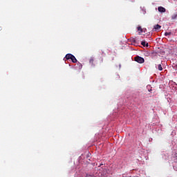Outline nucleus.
Instances as JSON below:
<instances>
[{
	"instance_id": "6",
	"label": "nucleus",
	"mask_w": 177,
	"mask_h": 177,
	"mask_svg": "<svg viewBox=\"0 0 177 177\" xmlns=\"http://www.w3.org/2000/svg\"><path fill=\"white\" fill-rule=\"evenodd\" d=\"M71 61H72L73 63H77V59L75 57L70 58Z\"/></svg>"
},
{
	"instance_id": "12",
	"label": "nucleus",
	"mask_w": 177,
	"mask_h": 177,
	"mask_svg": "<svg viewBox=\"0 0 177 177\" xmlns=\"http://www.w3.org/2000/svg\"><path fill=\"white\" fill-rule=\"evenodd\" d=\"M147 43L145 42V41H142L141 42V45L143 46H145V45L147 44Z\"/></svg>"
},
{
	"instance_id": "1",
	"label": "nucleus",
	"mask_w": 177,
	"mask_h": 177,
	"mask_svg": "<svg viewBox=\"0 0 177 177\" xmlns=\"http://www.w3.org/2000/svg\"><path fill=\"white\" fill-rule=\"evenodd\" d=\"M134 59H135V62H137V63H139V64L145 63V59L139 55L136 56Z\"/></svg>"
},
{
	"instance_id": "10",
	"label": "nucleus",
	"mask_w": 177,
	"mask_h": 177,
	"mask_svg": "<svg viewBox=\"0 0 177 177\" xmlns=\"http://www.w3.org/2000/svg\"><path fill=\"white\" fill-rule=\"evenodd\" d=\"M78 68H79V70L82 68V64L80 62H78Z\"/></svg>"
},
{
	"instance_id": "13",
	"label": "nucleus",
	"mask_w": 177,
	"mask_h": 177,
	"mask_svg": "<svg viewBox=\"0 0 177 177\" xmlns=\"http://www.w3.org/2000/svg\"><path fill=\"white\" fill-rule=\"evenodd\" d=\"M143 46L149 47V43H147V44H145V46Z\"/></svg>"
},
{
	"instance_id": "3",
	"label": "nucleus",
	"mask_w": 177,
	"mask_h": 177,
	"mask_svg": "<svg viewBox=\"0 0 177 177\" xmlns=\"http://www.w3.org/2000/svg\"><path fill=\"white\" fill-rule=\"evenodd\" d=\"M137 30L139 31V35H140L142 32H145L147 31V28H142L141 26H138Z\"/></svg>"
},
{
	"instance_id": "8",
	"label": "nucleus",
	"mask_w": 177,
	"mask_h": 177,
	"mask_svg": "<svg viewBox=\"0 0 177 177\" xmlns=\"http://www.w3.org/2000/svg\"><path fill=\"white\" fill-rule=\"evenodd\" d=\"M171 19H172V20H175V19H177V13L174 14V15L171 16Z\"/></svg>"
},
{
	"instance_id": "7",
	"label": "nucleus",
	"mask_w": 177,
	"mask_h": 177,
	"mask_svg": "<svg viewBox=\"0 0 177 177\" xmlns=\"http://www.w3.org/2000/svg\"><path fill=\"white\" fill-rule=\"evenodd\" d=\"M158 70H159V71H162V66L161 64H158Z\"/></svg>"
},
{
	"instance_id": "5",
	"label": "nucleus",
	"mask_w": 177,
	"mask_h": 177,
	"mask_svg": "<svg viewBox=\"0 0 177 177\" xmlns=\"http://www.w3.org/2000/svg\"><path fill=\"white\" fill-rule=\"evenodd\" d=\"M73 57H75V56H74L72 54H66V55H65V59H66V60H69L70 59H71Z\"/></svg>"
},
{
	"instance_id": "9",
	"label": "nucleus",
	"mask_w": 177,
	"mask_h": 177,
	"mask_svg": "<svg viewBox=\"0 0 177 177\" xmlns=\"http://www.w3.org/2000/svg\"><path fill=\"white\" fill-rule=\"evenodd\" d=\"M93 62H94L93 58H91L90 60H89V63H90L92 66H94Z\"/></svg>"
},
{
	"instance_id": "11",
	"label": "nucleus",
	"mask_w": 177,
	"mask_h": 177,
	"mask_svg": "<svg viewBox=\"0 0 177 177\" xmlns=\"http://www.w3.org/2000/svg\"><path fill=\"white\" fill-rule=\"evenodd\" d=\"M169 35H171V32H165V36L168 37Z\"/></svg>"
},
{
	"instance_id": "4",
	"label": "nucleus",
	"mask_w": 177,
	"mask_h": 177,
	"mask_svg": "<svg viewBox=\"0 0 177 177\" xmlns=\"http://www.w3.org/2000/svg\"><path fill=\"white\" fill-rule=\"evenodd\" d=\"M158 10L160 12V13H165L167 12V9L162 6H159L158 8Z\"/></svg>"
},
{
	"instance_id": "2",
	"label": "nucleus",
	"mask_w": 177,
	"mask_h": 177,
	"mask_svg": "<svg viewBox=\"0 0 177 177\" xmlns=\"http://www.w3.org/2000/svg\"><path fill=\"white\" fill-rule=\"evenodd\" d=\"M160 29H161L160 25L157 24V25L153 26V28L152 31L153 32H159V31H160Z\"/></svg>"
}]
</instances>
